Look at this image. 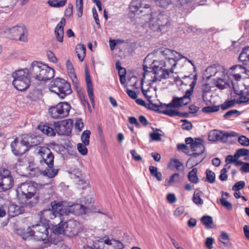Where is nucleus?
Listing matches in <instances>:
<instances>
[{
  "label": "nucleus",
  "mask_w": 249,
  "mask_h": 249,
  "mask_svg": "<svg viewBox=\"0 0 249 249\" xmlns=\"http://www.w3.org/2000/svg\"><path fill=\"white\" fill-rule=\"evenodd\" d=\"M143 69L144 73L141 81V85L143 84V80L145 77V74L147 72H152L155 74L152 82L160 81L163 79H166L169 77V72L167 70L163 69L161 67L154 65L151 67H148L146 65H143Z\"/></svg>",
  "instance_id": "8"
},
{
  "label": "nucleus",
  "mask_w": 249,
  "mask_h": 249,
  "mask_svg": "<svg viewBox=\"0 0 249 249\" xmlns=\"http://www.w3.org/2000/svg\"><path fill=\"white\" fill-rule=\"evenodd\" d=\"M11 176V172L10 170L5 168L0 169V181Z\"/></svg>",
  "instance_id": "43"
},
{
  "label": "nucleus",
  "mask_w": 249,
  "mask_h": 249,
  "mask_svg": "<svg viewBox=\"0 0 249 249\" xmlns=\"http://www.w3.org/2000/svg\"><path fill=\"white\" fill-rule=\"evenodd\" d=\"M238 142L239 143L244 146H249V139L245 136H241L238 138Z\"/></svg>",
  "instance_id": "48"
},
{
  "label": "nucleus",
  "mask_w": 249,
  "mask_h": 249,
  "mask_svg": "<svg viewBox=\"0 0 249 249\" xmlns=\"http://www.w3.org/2000/svg\"><path fill=\"white\" fill-rule=\"evenodd\" d=\"M213 239L212 237H208L206 239L205 241V246L209 249H211L212 248V245L213 243Z\"/></svg>",
  "instance_id": "63"
},
{
  "label": "nucleus",
  "mask_w": 249,
  "mask_h": 249,
  "mask_svg": "<svg viewBox=\"0 0 249 249\" xmlns=\"http://www.w3.org/2000/svg\"><path fill=\"white\" fill-rule=\"evenodd\" d=\"M11 38L26 42L28 41V31L23 25H17L8 29Z\"/></svg>",
  "instance_id": "11"
},
{
  "label": "nucleus",
  "mask_w": 249,
  "mask_h": 249,
  "mask_svg": "<svg viewBox=\"0 0 249 249\" xmlns=\"http://www.w3.org/2000/svg\"><path fill=\"white\" fill-rule=\"evenodd\" d=\"M14 185V178L10 176L0 181V192H5L11 189Z\"/></svg>",
  "instance_id": "25"
},
{
  "label": "nucleus",
  "mask_w": 249,
  "mask_h": 249,
  "mask_svg": "<svg viewBox=\"0 0 249 249\" xmlns=\"http://www.w3.org/2000/svg\"><path fill=\"white\" fill-rule=\"evenodd\" d=\"M23 208L19 206L11 204L8 207V213L10 216L14 217L22 213Z\"/></svg>",
  "instance_id": "26"
},
{
  "label": "nucleus",
  "mask_w": 249,
  "mask_h": 249,
  "mask_svg": "<svg viewBox=\"0 0 249 249\" xmlns=\"http://www.w3.org/2000/svg\"><path fill=\"white\" fill-rule=\"evenodd\" d=\"M235 104V99L226 101L223 104L221 105V108L222 110H226L229 108L232 107Z\"/></svg>",
  "instance_id": "42"
},
{
  "label": "nucleus",
  "mask_w": 249,
  "mask_h": 249,
  "mask_svg": "<svg viewBox=\"0 0 249 249\" xmlns=\"http://www.w3.org/2000/svg\"><path fill=\"white\" fill-rule=\"evenodd\" d=\"M193 200L196 204L201 205L203 203V200L200 198L198 194H194Z\"/></svg>",
  "instance_id": "59"
},
{
  "label": "nucleus",
  "mask_w": 249,
  "mask_h": 249,
  "mask_svg": "<svg viewBox=\"0 0 249 249\" xmlns=\"http://www.w3.org/2000/svg\"><path fill=\"white\" fill-rule=\"evenodd\" d=\"M197 169L194 168L190 172H189L188 178L189 180L193 183H197L199 179L197 176Z\"/></svg>",
  "instance_id": "32"
},
{
  "label": "nucleus",
  "mask_w": 249,
  "mask_h": 249,
  "mask_svg": "<svg viewBox=\"0 0 249 249\" xmlns=\"http://www.w3.org/2000/svg\"><path fill=\"white\" fill-rule=\"evenodd\" d=\"M231 84L234 93L240 96L238 99H235L236 104L249 103V85L247 86L246 87L247 91L246 93H244L242 90H238L236 89L235 84L233 81H231Z\"/></svg>",
  "instance_id": "19"
},
{
  "label": "nucleus",
  "mask_w": 249,
  "mask_h": 249,
  "mask_svg": "<svg viewBox=\"0 0 249 249\" xmlns=\"http://www.w3.org/2000/svg\"><path fill=\"white\" fill-rule=\"evenodd\" d=\"M201 221L203 224L205 225L207 229L211 228V225L213 223V218L211 216L204 215L201 218Z\"/></svg>",
  "instance_id": "38"
},
{
  "label": "nucleus",
  "mask_w": 249,
  "mask_h": 249,
  "mask_svg": "<svg viewBox=\"0 0 249 249\" xmlns=\"http://www.w3.org/2000/svg\"><path fill=\"white\" fill-rule=\"evenodd\" d=\"M29 73L27 69L19 70L13 73V85L16 89L22 91L28 89L31 83Z\"/></svg>",
  "instance_id": "7"
},
{
  "label": "nucleus",
  "mask_w": 249,
  "mask_h": 249,
  "mask_svg": "<svg viewBox=\"0 0 249 249\" xmlns=\"http://www.w3.org/2000/svg\"><path fill=\"white\" fill-rule=\"evenodd\" d=\"M37 155L39 157V162L41 164L45 163L48 167H53L54 155L49 148L40 147Z\"/></svg>",
  "instance_id": "12"
},
{
  "label": "nucleus",
  "mask_w": 249,
  "mask_h": 249,
  "mask_svg": "<svg viewBox=\"0 0 249 249\" xmlns=\"http://www.w3.org/2000/svg\"><path fill=\"white\" fill-rule=\"evenodd\" d=\"M71 108L70 105L67 102H60L54 106H52L49 109L50 116L54 119H61L69 115Z\"/></svg>",
  "instance_id": "9"
},
{
  "label": "nucleus",
  "mask_w": 249,
  "mask_h": 249,
  "mask_svg": "<svg viewBox=\"0 0 249 249\" xmlns=\"http://www.w3.org/2000/svg\"><path fill=\"white\" fill-rule=\"evenodd\" d=\"M183 124L181 125L182 128L184 130H190L192 128V124L187 120H182Z\"/></svg>",
  "instance_id": "52"
},
{
  "label": "nucleus",
  "mask_w": 249,
  "mask_h": 249,
  "mask_svg": "<svg viewBox=\"0 0 249 249\" xmlns=\"http://www.w3.org/2000/svg\"><path fill=\"white\" fill-rule=\"evenodd\" d=\"M73 124V121L71 119L63 120L56 129L57 134L60 135H70L71 133Z\"/></svg>",
  "instance_id": "16"
},
{
  "label": "nucleus",
  "mask_w": 249,
  "mask_h": 249,
  "mask_svg": "<svg viewBox=\"0 0 249 249\" xmlns=\"http://www.w3.org/2000/svg\"><path fill=\"white\" fill-rule=\"evenodd\" d=\"M49 89L61 99L65 98L72 92L70 84L66 80L60 78H56L52 81Z\"/></svg>",
  "instance_id": "5"
},
{
  "label": "nucleus",
  "mask_w": 249,
  "mask_h": 249,
  "mask_svg": "<svg viewBox=\"0 0 249 249\" xmlns=\"http://www.w3.org/2000/svg\"><path fill=\"white\" fill-rule=\"evenodd\" d=\"M92 199L91 197H89V199L84 197L81 201L82 204L84 205V206H87V211L92 206Z\"/></svg>",
  "instance_id": "54"
},
{
  "label": "nucleus",
  "mask_w": 249,
  "mask_h": 249,
  "mask_svg": "<svg viewBox=\"0 0 249 249\" xmlns=\"http://www.w3.org/2000/svg\"><path fill=\"white\" fill-rule=\"evenodd\" d=\"M47 56L48 59L52 62L56 63L57 59L55 57L54 54L52 51H47Z\"/></svg>",
  "instance_id": "57"
},
{
  "label": "nucleus",
  "mask_w": 249,
  "mask_h": 249,
  "mask_svg": "<svg viewBox=\"0 0 249 249\" xmlns=\"http://www.w3.org/2000/svg\"><path fill=\"white\" fill-rule=\"evenodd\" d=\"M227 169L226 168H224L221 170L219 178L221 181H225L227 180L228 175L227 174Z\"/></svg>",
  "instance_id": "56"
},
{
  "label": "nucleus",
  "mask_w": 249,
  "mask_h": 249,
  "mask_svg": "<svg viewBox=\"0 0 249 249\" xmlns=\"http://www.w3.org/2000/svg\"><path fill=\"white\" fill-rule=\"evenodd\" d=\"M90 135V132L89 130H85L82 133L81 139L85 145H88L89 144Z\"/></svg>",
  "instance_id": "39"
},
{
  "label": "nucleus",
  "mask_w": 249,
  "mask_h": 249,
  "mask_svg": "<svg viewBox=\"0 0 249 249\" xmlns=\"http://www.w3.org/2000/svg\"><path fill=\"white\" fill-rule=\"evenodd\" d=\"M49 224L41 223L33 225L29 227L26 230V232L21 235L24 240L29 237H34V239L38 241L46 240L49 236Z\"/></svg>",
  "instance_id": "4"
},
{
  "label": "nucleus",
  "mask_w": 249,
  "mask_h": 249,
  "mask_svg": "<svg viewBox=\"0 0 249 249\" xmlns=\"http://www.w3.org/2000/svg\"><path fill=\"white\" fill-rule=\"evenodd\" d=\"M149 27L155 32L161 30L160 21L157 18H152L149 21Z\"/></svg>",
  "instance_id": "31"
},
{
  "label": "nucleus",
  "mask_w": 249,
  "mask_h": 249,
  "mask_svg": "<svg viewBox=\"0 0 249 249\" xmlns=\"http://www.w3.org/2000/svg\"><path fill=\"white\" fill-rule=\"evenodd\" d=\"M84 144L79 143L77 144V149L80 153L83 155H87L88 153V149Z\"/></svg>",
  "instance_id": "50"
},
{
  "label": "nucleus",
  "mask_w": 249,
  "mask_h": 249,
  "mask_svg": "<svg viewBox=\"0 0 249 249\" xmlns=\"http://www.w3.org/2000/svg\"><path fill=\"white\" fill-rule=\"evenodd\" d=\"M38 129L40 130L44 134L49 136H53L55 135L54 130L51 127L48 125H41L40 124L38 126Z\"/></svg>",
  "instance_id": "30"
},
{
  "label": "nucleus",
  "mask_w": 249,
  "mask_h": 249,
  "mask_svg": "<svg viewBox=\"0 0 249 249\" xmlns=\"http://www.w3.org/2000/svg\"><path fill=\"white\" fill-rule=\"evenodd\" d=\"M10 146L13 153L17 156H22L29 150L27 146L25 144L23 143L22 138L20 142H18L17 138L15 139V140L11 142Z\"/></svg>",
  "instance_id": "17"
},
{
  "label": "nucleus",
  "mask_w": 249,
  "mask_h": 249,
  "mask_svg": "<svg viewBox=\"0 0 249 249\" xmlns=\"http://www.w3.org/2000/svg\"><path fill=\"white\" fill-rule=\"evenodd\" d=\"M156 4L161 7L166 8L171 2V0H156Z\"/></svg>",
  "instance_id": "53"
},
{
  "label": "nucleus",
  "mask_w": 249,
  "mask_h": 249,
  "mask_svg": "<svg viewBox=\"0 0 249 249\" xmlns=\"http://www.w3.org/2000/svg\"><path fill=\"white\" fill-rule=\"evenodd\" d=\"M245 182L244 181H239L236 182L232 186V189L234 191H238L244 188Z\"/></svg>",
  "instance_id": "47"
},
{
  "label": "nucleus",
  "mask_w": 249,
  "mask_h": 249,
  "mask_svg": "<svg viewBox=\"0 0 249 249\" xmlns=\"http://www.w3.org/2000/svg\"><path fill=\"white\" fill-rule=\"evenodd\" d=\"M249 155V150L245 148H241L237 150L234 153V158L239 159L240 157Z\"/></svg>",
  "instance_id": "40"
},
{
  "label": "nucleus",
  "mask_w": 249,
  "mask_h": 249,
  "mask_svg": "<svg viewBox=\"0 0 249 249\" xmlns=\"http://www.w3.org/2000/svg\"><path fill=\"white\" fill-rule=\"evenodd\" d=\"M66 65L70 78L73 83H76L77 81L76 75L74 72L73 65L70 60H67Z\"/></svg>",
  "instance_id": "29"
},
{
  "label": "nucleus",
  "mask_w": 249,
  "mask_h": 249,
  "mask_svg": "<svg viewBox=\"0 0 249 249\" xmlns=\"http://www.w3.org/2000/svg\"><path fill=\"white\" fill-rule=\"evenodd\" d=\"M52 209H44L38 213L40 223L49 224L50 219L58 217L61 220V216L64 215L63 210V203L62 202H52Z\"/></svg>",
  "instance_id": "3"
},
{
  "label": "nucleus",
  "mask_w": 249,
  "mask_h": 249,
  "mask_svg": "<svg viewBox=\"0 0 249 249\" xmlns=\"http://www.w3.org/2000/svg\"><path fill=\"white\" fill-rule=\"evenodd\" d=\"M60 221L53 229L55 234L73 237L78 235L82 230L80 224L75 220L70 219L64 223L62 222V220Z\"/></svg>",
  "instance_id": "2"
},
{
  "label": "nucleus",
  "mask_w": 249,
  "mask_h": 249,
  "mask_svg": "<svg viewBox=\"0 0 249 249\" xmlns=\"http://www.w3.org/2000/svg\"><path fill=\"white\" fill-rule=\"evenodd\" d=\"M215 86L219 89H223L226 88V86L230 87V84L228 82L223 78H218L215 82Z\"/></svg>",
  "instance_id": "34"
},
{
  "label": "nucleus",
  "mask_w": 249,
  "mask_h": 249,
  "mask_svg": "<svg viewBox=\"0 0 249 249\" xmlns=\"http://www.w3.org/2000/svg\"><path fill=\"white\" fill-rule=\"evenodd\" d=\"M177 149L178 151L186 153L188 150V146L186 144L183 143H178L177 144Z\"/></svg>",
  "instance_id": "62"
},
{
  "label": "nucleus",
  "mask_w": 249,
  "mask_h": 249,
  "mask_svg": "<svg viewBox=\"0 0 249 249\" xmlns=\"http://www.w3.org/2000/svg\"><path fill=\"white\" fill-rule=\"evenodd\" d=\"M149 169L151 176L156 178L159 181L162 180V174L160 172L158 171L157 167L154 166H150Z\"/></svg>",
  "instance_id": "33"
},
{
  "label": "nucleus",
  "mask_w": 249,
  "mask_h": 249,
  "mask_svg": "<svg viewBox=\"0 0 249 249\" xmlns=\"http://www.w3.org/2000/svg\"><path fill=\"white\" fill-rule=\"evenodd\" d=\"M95 247L98 249H123L124 247L122 242L114 239L99 241V245Z\"/></svg>",
  "instance_id": "13"
},
{
  "label": "nucleus",
  "mask_w": 249,
  "mask_h": 249,
  "mask_svg": "<svg viewBox=\"0 0 249 249\" xmlns=\"http://www.w3.org/2000/svg\"><path fill=\"white\" fill-rule=\"evenodd\" d=\"M74 127L78 132H80L82 130L84 127V123L82 119L79 118L76 120Z\"/></svg>",
  "instance_id": "49"
},
{
  "label": "nucleus",
  "mask_w": 249,
  "mask_h": 249,
  "mask_svg": "<svg viewBox=\"0 0 249 249\" xmlns=\"http://www.w3.org/2000/svg\"><path fill=\"white\" fill-rule=\"evenodd\" d=\"M86 47L81 44H78L76 46L75 51L77 57L81 62H82L86 55Z\"/></svg>",
  "instance_id": "28"
},
{
  "label": "nucleus",
  "mask_w": 249,
  "mask_h": 249,
  "mask_svg": "<svg viewBox=\"0 0 249 249\" xmlns=\"http://www.w3.org/2000/svg\"><path fill=\"white\" fill-rule=\"evenodd\" d=\"M22 142L25 144L29 149L30 147L36 146L40 142V138L33 134H24L21 136Z\"/></svg>",
  "instance_id": "20"
},
{
  "label": "nucleus",
  "mask_w": 249,
  "mask_h": 249,
  "mask_svg": "<svg viewBox=\"0 0 249 249\" xmlns=\"http://www.w3.org/2000/svg\"><path fill=\"white\" fill-rule=\"evenodd\" d=\"M183 179V175H180L179 173H174L172 174V183H179Z\"/></svg>",
  "instance_id": "51"
},
{
  "label": "nucleus",
  "mask_w": 249,
  "mask_h": 249,
  "mask_svg": "<svg viewBox=\"0 0 249 249\" xmlns=\"http://www.w3.org/2000/svg\"><path fill=\"white\" fill-rule=\"evenodd\" d=\"M65 23L66 20L65 18H62L55 28L54 33L57 40L60 42H62L63 41V27L65 25Z\"/></svg>",
  "instance_id": "22"
},
{
  "label": "nucleus",
  "mask_w": 249,
  "mask_h": 249,
  "mask_svg": "<svg viewBox=\"0 0 249 249\" xmlns=\"http://www.w3.org/2000/svg\"><path fill=\"white\" fill-rule=\"evenodd\" d=\"M240 171L244 173H249V163L244 162L240 168Z\"/></svg>",
  "instance_id": "64"
},
{
  "label": "nucleus",
  "mask_w": 249,
  "mask_h": 249,
  "mask_svg": "<svg viewBox=\"0 0 249 249\" xmlns=\"http://www.w3.org/2000/svg\"><path fill=\"white\" fill-rule=\"evenodd\" d=\"M220 202L221 205L227 210H231L232 209V205L231 203L226 200V198H223V196H222V198L220 199Z\"/></svg>",
  "instance_id": "45"
},
{
  "label": "nucleus",
  "mask_w": 249,
  "mask_h": 249,
  "mask_svg": "<svg viewBox=\"0 0 249 249\" xmlns=\"http://www.w3.org/2000/svg\"><path fill=\"white\" fill-rule=\"evenodd\" d=\"M229 73L236 81L240 80L242 74L245 73L248 74L249 71L247 70L245 67L241 65H236L232 66L230 68Z\"/></svg>",
  "instance_id": "18"
},
{
  "label": "nucleus",
  "mask_w": 249,
  "mask_h": 249,
  "mask_svg": "<svg viewBox=\"0 0 249 249\" xmlns=\"http://www.w3.org/2000/svg\"><path fill=\"white\" fill-rule=\"evenodd\" d=\"M83 0H76V7L78 11V16L79 17H81L83 14Z\"/></svg>",
  "instance_id": "55"
},
{
  "label": "nucleus",
  "mask_w": 249,
  "mask_h": 249,
  "mask_svg": "<svg viewBox=\"0 0 249 249\" xmlns=\"http://www.w3.org/2000/svg\"><path fill=\"white\" fill-rule=\"evenodd\" d=\"M206 173L207 181L211 183H213L215 178L214 172L208 169L206 170Z\"/></svg>",
  "instance_id": "44"
},
{
  "label": "nucleus",
  "mask_w": 249,
  "mask_h": 249,
  "mask_svg": "<svg viewBox=\"0 0 249 249\" xmlns=\"http://www.w3.org/2000/svg\"><path fill=\"white\" fill-rule=\"evenodd\" d=\"M183 78L186 79L187 83L184 84L185 85H187L190 83V81H191L189 85L190 89H187L186 91L185 94L183 96L180 98L174 97V99L172 100V107L186 105L191 100L190 97L192 94L194 87L196 83L197 75L196 74L193 75V77H191L190 76H184Z\"/></svg>",
  "instance_id": "6"
},
{
  "label": "nucleus",
  "mask_w": 249,
  "mask_h": 249,
  "mask_svg": "<svg viewBox=\"0 0 249 249\" xmlns=\"http://www.w3.org/2000/svg\"><path fill=\"white\" fill-rule=\"evenodd\" d=\"M184 212V208L183 206H180L178 207L174 213L175 216L178 217L182 214Z\"/></svg>",
  "instance_id": "60"
},
{
  "label": "nucleus",
  "mask_w": 249,
  "mask_h": 249,
  "mask_svg": "<svg viewBox=\"0 0 249 249\" xmlns=\"http://www.w3.org/2000/svg\"><path fill=\"white\" fill-rule=\"evenodd\" d=\"M73 6L71 3H69L67 8L65 11V15L66 17H70L72 14Z\"/></svg>",
  "instance_id": "58"
},
{
  "label": "nucleus",
  "mask_w": 249,
  "mask_h": 249,
  "mask_svg": "<svg viewBox=\"0 0 249 249\" xmlns=\"http://www.w3.org/2000/svg\"><path fill=\"white\" fill-rule=\"evenodd\" d=\"M203 140L200 138H196L195 143L192 144L191 149L194 153L191 155L196 157L201 155L205 151V147L203 144Z\"/></svg>",
  "instance_id": "21"
},
{
  "label": "nucleus",
  "mask_w": 249,
  "mask_h": 249,
  "mask_svg": "<svg viewBox=\"0 0 249 249\" xmlns=\"http://www.w3.org/2000/svg\"><path fill=\"white\" fill-rule=\"evenodd\" d=\"M18 191L27 199L31 198L36 194V188L32 182L22 183L18 188Z\"/></svg>",
  "instance_id": "14"
},
{
  "label": "nucleus",
  "mask_w": 249,
  "mask_h": 249,
  "mask_svg": "<svg viewBox=\"0 0 249 249\" xmlns=\"http://www.w3.org/2000/svg\"><path fill=\"white\" fill-rule=\"evenodd\" d=\"M238 59L243 62V64L247 65L249 62V46L244 48L240 53Z\"/></svg>",
  "instance_id": "27"
},
{
  "label": "nucleus",
  "mask_w": 249,
  "mask_h": 249,
  "mask_svg": "<svg viewBox=\"0 0 249 249\" xmlns=\"http://www.w3.org/2000/svg\"><path fill=\"white\" fill-rule=\"evenodd\" d=\"M148 107L153 110H158L160 113L171 116V102L166 105L163 104L160 107L155 106L153 104H150Z\"/></svg>",
  "instance_id": "23"
},
{
  "label": "nucleus",
  "mask_w": 249,
  "mask_h": 249,
  "mask_svg": "<svg viewBox=\"0 0 249 249\" xmlns=\"http://www.w3.org/2000/svg\"><path fill=\"white\" fill-rule=\"evenodd\" d=\"M238 134L233 131L227 132L219 131L216 129L211 130L208 135V140L212 142L220 141L226 143L229 137H235L238 136Z\"/></svg>",
  "instance_id": "10"
},
{
  "label": "nucleus",
  "mask_w": 249,
  "mask_h": 249,
  "mask_svg": "<svg viewBox=\"0 0 249 249\" xmlns=\"http://www.w3.org/2000/svg\"><path fill=\"white\" fill-rule=\"evenodd\" d=\"M63 210L64 215H69L70 213L75 215L82 214L87 213V206H84L83 204L76 203L67 208L63 205Z\"/></svg>",
  "instance_id": "15"
},
{
  "label": "nucleus",
  "mask_w": 249,
  "mask_h": 249,
  "mask_svg": "<svg viewBox=\"0 0 249 249\" xmlns=\"http://www.w3.org/2000/svg\"><path fill=\"white\" fill-rule=\"evenodd\" d=\"M66 1L67 0H49L48 3L51 7L59 8L63 7Z\"/></svg>",
  "instance_id": "35"
},
{
  "label": "nucleus",
  "mask_w": 249,
  "mask_h": 249,
  "mask_svg": "<svg viewBox=\"0 0 249 249\" xmlns=\"http://www.w3.org/2000/svg\"><path fill=\"white\" fill-rule=\"evenodd\" d=\"M141 6L142 2L141 0H133L130 3L129 9L132 12L135 13L138 11Z\"/></svg>",
  "instance_id": "36"
},
{
  "label": "nucleus",
  "mask_w": 249,
  "mask_h": 249,
  "mask_svg": "<svg viewBox=\"0 0 249 249\" xmlns=\"http://www.w3.org/2000/svg\"><path fill=\"white\" fill-rule=\"evenodd\" d=\"M181 58H184V56L177 52L172 50V60L176 62L172 65V70L176 67L177 62ZM173 73V71H172V73Z\"/></svg>",
  "instance_id": "41"
},
{
  "label": "nucleus",
  "mask_w": 249,
  "mask_h": 249,
  "mask_svg": "<svg viewBox=\"0 0 249 249\" xmlns=\"http://www.w3.org/2000/svg\"><path fill=\"white\" fill-rule=\"evenodd\" d=\"M85 80L87 85V89L89 97L91 102V104H92V106L94 107V106L95 105V103L94 97L93 95V89L91 80L90 79V77L89 74H86Z\"/></svg>",
  "instance_id": "24"
},
{
  "label": "nucleus",
  "mask_w": 249,
  "mask_h": 249,
  "mask_svg": "<svg viewBox=\"0 0 249 249\" xmlns=\"http://www.w3.org/2000/svg\"><path fill=\"white\" fill-rule=\"evenodd\" d=\"M31 76L39 81H47L54 77V70L47 65L33 62L29 70Z\"/></svg>",
  "instance_id": "1"
},
{
  "label": "nucleus",
  "mask_w": 249,
  "mask_h": 249,
  "mask_svg": "<svg viewBox=\"0 0 249 249\" xmlns=\"http://www.w3.org/2000/svg\"><path fill=\"white\" fill-rule=\"evenodd\" d=\"M172 78H174V82L177 86H181L184 84L183 82L180 79L178 76L172 75Z\"/></svg>",
  "instance_id": "61"
},
{
  "label": "nucleus",
  "mask_w": 249,
  "mask_h": 249,
  "mask_svg": "<svg viewBox=\"0 0 249 249\" xmlns=\"http://www.w3.org/2000/svg\"><path fill=\"white\" fill-rule=\"evenodd\" d=\"M58 169H54L53 167H48L43 171L44 176L48 177L49 178H53L58 173Z\"/></svg>",
  "instance_id": "37"
},
{
  "label": "nucleus",
  "mask_w": 249,
  "mask_h": 249,
  "mask_svg": "<svg viewBox=\"0 0 249 249\" xmlns=\"http://www.w3.org/2000/svg\"><path fill=\"white\" fill-rule=\"evenodd\" d=\"M172 161L174 163L175 168L179 172H183L184 170V166L183 164L177 159H172Z\"/></svg>",
  "instance_id": "46"
}]
</instances>
